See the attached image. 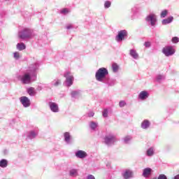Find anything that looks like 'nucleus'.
I'll use <instances>...</instances> for the list:
<instances>
[{
    "instance_id": "1",
    "label": "nucleus",
    "mask_w": 179,
    "mask_h": 179,
    "mask_svg": "<svg viewBox=\"0 0 179 179\" xmlns=\"http://www.w3.org/2000/svg\"><path fill=\"white\" fill-rule=\"evenodd\" d=\"M35 36L34 31L30 28H24L18 32V37L21 40H29Z\"/></svg>"
},
{
    "instance_id": "2",
    "label": "nucleus",
    "mask_w": 179,
    "mask_h": 179,
    "mask_svg": "<svg viewBox=\"0 0 179 179\" xmlns=\"http://www.w3.org/2000/svg\"><path fill=\"white\" fill-rule=\"evenodd\" d=\"M108 70L107 69L102 67L99 69L95 73L96 80L98 82H101L103 83L108 77Z\"/></svg>"
},
{
    "instance_id": "3",
    "label": "nucleus",
    "mask_w": 179,
    "mask_h": 179,
    "mask_svg": "<svg viewBox=\"0 0 179 179\" xmlns=\"http://www.w3.org/2000/svg\"><path fill=\"white\" fill-rule=\"evenodd\" d=\"M18 79L20 80L23 85H30L31 83H33V82H36L37 80L36 77L31 76L27 71H25L22 76H20Z\"/></svg>"
},
{
    "instance_id": "4",
    "label": "nucleus",
    "mask_w": 179,
    "mask_h": 179,
    "mask_svg": "<svg viewBox=\"0 0 179 179\" xmlns=\"http://www.w3.org/2000/svg\"><path fill=\"white\" fill-rule=\"evenodd\" d=\"M39 66L40 64L37 62L31 63L27 68L26 72L31 74V76H34V78L37 79V71H38Z\"/></svg>"
},
{
    "instance_id": "5",
    "label": "nucleus",
    "mask_w": 179,
    "mask_h": 179,
    "mask_svg": "<svg viewBox=\"0 0 179 179\" xmlns=\"http://www.w3.org/2000/svg\"><path fill=\"white\" fill-rule=\"evenodd\" d=\"M66 80L64 83V86L66 87H71L72 85H73V81L75 80V78L73 77V74L71 73V71H66L64 74Z\"/></svg>"
},
{
    "instance_id": "6",
    "label": "nucleus",
    "mask_w": 179,
    "mask_h": 179,
    "mask_svg": "<svg viewBox=\"0 0 179 179\" xmlns=\"http://www.w3.org/2000/svg\"><path fill=\"white\" fill-rule=\"evenodd\" d=\"M162 54L164 55L165 57H171V55L176 54V49L171 45L165 46L162 49Z\"/></svg>"
},
{
    "instance_id": "7",
    "label": "nucleus",
    "mask_w": 179,
    "mask_h": 179,
    "mask_svg": "<svg viewBox=\"0 0 179 179\" xmlns=\"http://www.w3.org/2000/svg\"><path fill=\"white\" fill-rule=\"evenodd\" d=\"M146 22L149 23L150 26L155 27L156 26V23H157V17L154 13H150L145 18Z\"/></svg>"
},
{
    "instance_id": "8",
    "label": "nucleus",
    "mask_w": 179,
    "mask_h": 179,
    "mask_svg": "<svg viewBox=\"0 0 179 179\" xmlns=\"http://www.w3.org/2000/svg\"><path fill=\"white\" fill-rule=\"evenodd\" d=\"M115 142H117V138H115V136L113 134L107 135L104 138V143L108 146H111L112 145H114Z\"/></svg>"
},
{
    "instance_id": "9",
    "label": "nucleus",
    "mask_w": 179,
    "mask_h": 179,
    "mask_svg": "<svg viewBox=\"0 0 179 179\" xmlns=\"http://www.w3.org/2000/svg\"><path fill=\"white\" fill-rule=\"evenodd\" d=\"M125 37H128V31L123 29L118 31V34L115 37V40L116 41H122V40H125Z\"/></svg>"
},
{
    "instance_id": "10",
    "label": "nucleus",
    "mask_w": 179,
    "mask_h": 179,
    "mask_svg": "<svg viewBox=\"0 0 179 179\" xmlns=\"http://www.w3.org/2000/svg\"><path fill=\"white\" fill-rule=\"evenodd\" d=\"M122 176L124 179L134 178V171L129 169H125L122 173Z\"/></svg>"
},
{
    "instance_id": "11",
    "label": "nucleus",
    "mask_w": 179,
    "mask_h": 179,
    "mask_svg": "<svg viewBox=\"0 0 179 179\" xmlns=\"http://www.w3.org/2000/svg\"><path fill=\"white\" fill-rule=\"evenodd\" d=\"M48 106L52 113H59V106L58 103L50 101L48 103Z\"/></svg>"
},
{
    "instance_id": "12",
    "label": "nucleus",
    "mask_w": 179,
    "mask_h": 179,
    "mask_svg": "<svg viewBox=\"0 0 179 179\" xmlns=\"http://www.w3.org/2000/svg\"><path fill=\"white\" fill-rule=\"evenodd\" d=\"M20 101L22 104L23 107H25V108L27 107H30V99L27 98V96H21L20 98Z\"/></svg>"
},
{
    "instance_id": "13",
    "label": "nucleus",
    "mask_w": 179,
    "mask_h": 179,
    "mask_svg": "<svg viewBox=\"0 0 179 179\" xmlns=\"http://www.w3.org/2000/svg\"><path fill=\"white\" fill-rule=\"evenodd\" d=\"M138 99L144 101V100L149 99V92L146 90L141 91L138 96Z\"/></svg>"
},
{
    "instance_id": "14",
    "label": "nucleus",
    "mask_w": 179,
    "mask_h": 179,
    "mask_svg": "<svg viewBox=\"0 0 179 179\" xmlns=\"http://www.w3.org/2000/svg\"><path fill=\"white\" fill-rule=\"evenodd\" d=\"M152 173H153V170L151 168L147 167L143 169V173L142 176L145 178H148L152 176Z\"/></svg>"
},
{
    "instance_id": "15",
    "label": "nucleus",
    "mask_w": 179,
    "mask_h": 179,
    "mask_svg": "<svg viewBox=\"0 0 179 179\" xmlns=\"http://www.w3.org/2000/svg\"><path fill=\"white\" fill-rule=\"evenodd\" d=\"M27 139H34L37 135H38V130H32L26 133Z\"/></svg>"
},
{
    "instance_id": "16",
    "label": "nucleus",
    "mask_w": 179,
    "mask_h": 179,
    "mask_svg": "<svg viewBox=\"0 0 179 179\" xmlns=\"http://www.w3.org/2000/svg\"><path fill=\"white\" fill-rule=\"evenodd\" d=\"M75 155L78 159H86L87 157V153L80 150L76 152Z\"/></svg>"
},
{
    "instance_id": "17",
    "label": "nucleus",
    "mask_w": 179,
    "mask_h": 179,
    "mask_svg": "<svg viewBox=\"0 0 179 179\" xmlns=\"http://www.w3.org/2000/svg\"><path fill=\"white\" fill-rule=\"evenodd\" d=\"M64 142L67 145H71L72 143V136H71V133L66 131L64 133Z\"/></svg>"
},
{
    "instance_id": "18",
    "label": "nucleus",
    "mask_w": 179,
    "mask_h": 179,
    "mask_svg": "<svg viewBox=\"0 0 179 179\" xmlns=\"http://www.w3.org/2000/svg\"><path fill=\"white\" fill-rule=\"evenodd\" d=\"M129 55L131 56L134 59H139V54L135 49H131L129 50Z\"/></svg>"
},
{
    "instance_id": "19",
    "label": "nucleus",
    "mask_w": 179,
    "mask_h": 179,
    "mask_svg": "<svg viewBox=\"0 0 179 179\" xmlns=\"http://www.w3.org/2000/svg\"><path fill=\"white\" fill-rule=\"evenodd\" d=\"M155 147H150L145 152L146 156H148V157H152L153 156H155Z\"/></svg>"
},
{
    "instance_id": "20",
    "label": "nucleus",
    "mask_w": 179,
    "mask_h": 179,
    "mask_svg": "<svg viewBox=\"0 0 179 179\" xmlns=\"http://www.w3.org/2000/svg\"><path fill=\"white\" fill-rule=\"evenodd\" d=\"M69 175L70 177H78L79 176V170L76 169H70Z\"/></svg>"
},
{
    "instance_id": "21",
    "label": "nucleus",
    "mask_w": 179,
    "mask_h": 179,
    "mask_svg": "<svg viewBox=\"0 0 179 179\" xmlns=\"http://www.w3.org/2000/svg\"><path fill=\"white\" fill-rule=\"evenodd\" d=\"M150 127V122L148 120H144L141 122V128L142 129H148Z\"/></svg>"
},
{
    "instance_id": "22",
    "label": "nucleus",
    "mask_w": 179,
    "mask_h": 179,
    "mask_svg": "<svg viewBox=\"0 0 179 179\" xmlns=\"http://www.w3.org/2000/svg\"><path fill=\"white\" fill-rule=\"evenodd\" d=\"M89 127L92 131H96L99 127V123L97 122H90Z\"/></svg>"
},
{
    "instance_id": "23",
    "label": "nucleus",
    "mask_w": 179,
    "mask_h": 179,
    "mask_svg": "<svg viewBox=\"0 0 179 179\" xmlns=\"http://www.w3.org/2000/svg\"><path fill=\"white\" fill-rule=\"evenodd\" d=\"M174 20V17L173 16L169 17L166 19L162 20V24L164 26H166V24H170Z\"/></svg>"
},
{
    "instance_id": "24",
    "label": "nucleus",
    "mask_w": 179,
    "mask_h": 179,
    "mask_svg": "<svg viewBox=\"0 0 179 179\" xmlns=\"http://www.w3.org/2000/svg\"><path fill=\"white\" fill-rule=\"evenodd\" d=\"M103 83H106V85H108V86H114L115 85V80L110 79L109 77H108Z\"/></svg>"
},
{
    "instance_id": "25",
    "label": "nucleus",
    "mask_w": 179,
    "mask_h": 179,
    "mask_svg": "<svg viewBox=\"0 0 179 179\" xmlns=\"http://www.w3.org/2000/svg\"><path fill=\"white\" fill-rule=\"evenodd\" d=\"M17 49L19 51H23V50H26V45H24L23 43H20L17 44Z\"/></svg>"
},
{
    "instance_id": "26",
    "label": "nucleus",
    "mask_w": 179,
    "mask_h": 179,
    "mask_svg": "<svg viewBox=\"0 0 179 179\" xmlns=\"http://www.w3.org/2000/svg\"><path fill=\"white\" fill-rule=\"evenodd\" d=\"M120 69V66L117 64V63H113L112 64V71L114 72V73H117L118 72V70Z\"/></svg>"
},
{
    "instance_id": "27",
    "label": "nucleus",
    "mask_w": 179,
    "mask_h": 179,
    "mask_svg": "<svg viewBox=\"0 0 179 179\" xmlns=\"http://www.w3.org/2000/svg\"><path fill=\"white\" fill-rule=\"evenodd\" d=\"M0 167H2V169H5L6 167H8V160L1 159L0 161Z\"/></svg>"
},
{
    "instance_id": "28",
    "label": "nucleus",
    "mask_w": 179,
    "mask_h": 179,
    "mask_svg": "<svg viewBox=\"0 0 179 179\" xmlns=\"http://www.w3.org/2000/svg\"><path fill=\"white\" fill-rule=\"evenodd\" d=\"M27 93L28 94H29V96H36V90H34V87L28 88Z\"/></svg>"
},
{
    "instance_id": "29",
    "label": "nucleus",
    "mask_w": 179,
    "mask_h": 179,
    "mask_svg": "<svg viewBox=\"0 0 179 179\" xmlns=\"http://www.w3.org/2000/svg\"><path fill=\"white\" fill-rule=\"evenodd\" d=\"M71 94V97L76 98L78 97V96L80 94V90L72 91Z\"/></svg>"
},
{
    "instance_id": "30",
    "label": "nucleus",
    "mask_w": 179,
    "mask_h": 179,
    "mask_svg": "<svg viewBox=\"0 0 179 179\" xmlns=\"http://www.w3.org/2000/svg\"><path fill=\"white\" fill-rule=\"evenodd\" d=\"M164 79H166V76L162 74H159L156 77L157 82H162V80H164Z\"/></svg>"
},
{
    "instance_id": "31",
    "label": "nucleus",
    "mask_w": 179,
    "mask_h": 179,
    "mask_svg": "<svg viewBox=\"0 0 179 179\" xmlns=\"http://www.w3.org/2000/svg\"><path fill=\"white\" fill-rule=\"evenodd\" d=\"M167 15H169V10H163L161 12L160 17H161L162 18H164V17H166V16H167Z\"/></svg>"
},
{
    "instance_id": "32",
    "label": "nucleus",
    "mask_w": 179,
    "mask_h": 179,
    "mask_svg": "<svg viewBox=\"0 0 179 179\" xmlns=\"http://www.w3.org/2000/svg\"><path fill=\"white\" fill-rule=\"evenodd\" d=\"M60 83H61V80H59V79L54 80L52 82V86H59V84H60Z\"/></svg>"
},
{
    "instance_id": "33",
    "label": "nucleus",
    "mask_w": 179,
    "mask_h": 179,
    "mask_svg": "<svg viewBox=\"0 0 179 179\" xmlns=\"http://www.w3.org/2000/svg\"><path fill=\"white\" fill-rule=\"evenodd\" d=\"M111 7V1H106L104 2V8L105 9H108V8Z\"/></svg>"
},
{
    "instance_id": "34",
    "label": "nucleus",
    "mask_w": 179,
    "mask_h": 179,
    "mask_svg": "<svg viewBox=\"0 0 179 179\" xmlns=\"http://www.w3.org/2000/svg\"><path fill=\"white\" fill-rule=\"evenodd\" d=\"M131 139H132V137H131V136H127L124 138V143H129V142H131Z\"/></svg>"
},
{
    "instance_id": "35",
    "label": "nucleus",
    "mask_w": 179,
    "mask_h": 179,
    "mask_svg": "<svg viewBox=\"0 0 179 179\" xmlns=\"http://www.w3.org/2000/svg\"><path fill=\"white\" fill-rule=\"evenodd\" d=\"M173 44H177L179 43V38L177 36L173 37L171 39Z\"/></svg>"
},
{
    "instance_id": "36",
    "label": "nucleus",
    "mask_w": 179,
    "mask_h": 179,
    "mask_svg": "<svg viewBox=\"0 0 179 179\" xmlns=\"http://www.w3.org/2000/svg\"><path fill=\"white\" fill-rule=\"evenodd\" d=\"M102 115L104 118H107L108 117V110L107 109H104L102 113Z\"/></svg>"
},
{
    "instance_id": "37",
    "label": "nucleus",
    "mask_w": 179,
    "mask_h": 179,
    "mask_svg": "<svg viewBox=\"0 0 179 179\" xmlns=\"http://www.w3.org/2000/svg\"><path fill=\"white\" fill-rule=\"evenodd\" d=\"M125 106H127V102H125V101H120L119 102V106L120 108L125 107Z\"/></svg>"
},
{
    "instance_id": "38",
    "label": "nucleus",
    "mask_w": 179,
    "mask_h": 179,
    "mask_svg": "<svg viewBox=\"0 0 179 179\" xmlns=\"http://www.w3.org/2000/svg\"><path fill=\"white\" fill-rule=\"evenodd\" d=\"M13 55L15 59H19V58H20V54L18 52H15Z\"/></svg>"
},
{
    "instance_id": "39",
    "label": "nucleus",
    "mask_w": 179,
    "mask_h": 179,
    "mask_svg": "<svg viewBox=\"0 0 179 179\" xmlns=\"http://www.w3.org/2000/svg\"><path fill=\"white\" fill-rule=\"evenodd\" d=\"M61 13L63 15H66V13H69V10H68V8H64L61 10Z\"/></svg>"
},
{
    "instance_id": "40",
    "label": "nucleus",
    "mask_w": 179,
    "mask_h": 179,
    "mask_svg": "<svg viewBox=\"0 0 179 179\" xmlns=\"http://www.w3.org/2000/svg\"><path fill=\"white\" fill-rule=\"evenodd\" d=\"M158 179H167V176L164 174H160L158 177Z\"/></svg>"
},
{
    "instance_id": "41",
    "label": "nucleus",
    "mask_w": 179,
    "mask_h": 179,
    "mask_svg": "<svg viewBox=\"0 0 179 179\" xmlns=\"http://www.w3.org/2000/svg\"><path fill=\"white\" fill-rule=\"evenodd\" d=\"M66 29H67V30H71V29H73V26L71 24H69L66 26Z\"/></svg>"
},
{
    "instance_id": "42",
    "label": "nucleus",
    "mask_w": 179,
    "mask_h": 179,
    "mask_svg": "<svg viewBox=\"0 0 179 179\" xmlns=\"http://www.w3.org/2000/svg\"><path fill=\"white\" fill-rule=\"evenodd\" d=\"M88 117H94V112L90 111L87 113Z\"/></svg>"
},
{
    "instance_id": "43",
    "label": "nucleus",
    "mask_w": 179,
    "mask_h": 179,
    "mask_svg": "<svg viewBox=\"0 0 179 179\" xmlns=\"http://www.w3.org/2000/svg\"><path fill=\"white\" fill-rule=\"evenodd\" d=\"M144 45L146 48H149L150 47V42H145Z\"/></svg>"
},
{
    "instance_id": "44",
    "label": "nucleus",
    "mask_w": 179,
    "mask_h": 179,
    "mask_svg": "<svg viewBox=\"0 0 179 179\" xmlns=\"http://www.w3.org/2000/svg\"><path fill=\"white\" fill-rule=\"evenodd\" d=\"M87 179H96L93 175H88Z\"/></svg>"
},
{
    "instance_id": "45",
    "label": "nucleus",
    "mask_w": 179,
    "mask_h": 179,
    "mask_svg": "<svg viewBox=\"0 0 179 179\" xmlns=\"http://www.w3.org/2000/svg\"><path fill=\"white\" fill-rule=\"evenodd\" d=\"M174 179H179V174L174 177Z\"/></svg>"
},
{
    "instance_id": "46",
    "label": "nucleus",
    "mask_w": 179,
    "mask_h": 179,
    "mask_svg": "<svg viewBox=\"0 0 179 179\" xmlns=\"http://www.w3.org/2000/svg\"><path fill=\"white\" fill-rule=\"evenodd\" d=\"M6 1H9V0H6Z\"/></svg>"
}]
</instances>
